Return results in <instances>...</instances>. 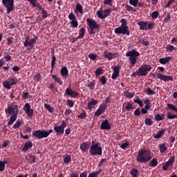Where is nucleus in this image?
<instances>
[{
  "label": "nucleus",
  "instance_id": "obj_1",
  "mask_svg": "<svg viewBox=\"0 0 177 177\" xmlns=\"http://www.w3.org/2000/svg\"><path fill=\"white\" fill-rule=\"evenodd\" d=\"M136 161L144 164L151 161V167H157V159L152 158V156L150 155V151H149V150H145V149L138 150L137 157L136 158Z\"/></svg>",
  "mask_w": 177,
  "mask_h": 177
},
{
  "label": "nucleus",
  "instance_id": "obj_2",
  "mask_svg": "<svg viewBox=\"0 0 177 177\" xmlns=\"http://www.w3.org/2000/svg\"><path fill=\"white\" fill-rule=\"evenodd\" d=\"M5 113L8 114V116H10V120H8V125H12L13 122L17 121V116L18 115V105L10 103L7 109H5Z\"/></svg>",
  "mask_w": 177,
  "mask_h": 177
},
{
  "label": "nucleus",
  "instance_id": "obj_3",
  "mask_svg": "<svg viewBox=\"0 0 177 177\" xmlns=\"http://www.w3.org/2000/svg\"><path fill=\"white\" fill-rule=\"evenodd\" d=\"M120 24H122L120 26L115 28V34L130 36V30H129V26H127V19H120Z\"/></svg>",
  "mask_w": 177,
  "mask_h": 177
},
{
  "label": "nucleus",
  "instance_id": "obj_4",
  "mask_svg": "<svg viewBox=\"0 0 177 177\" xmlns=\"http://www.w3.org/2000/svg\"><path fill=\"white\" fill-rule=\"evenodd\" d=\"M88 150H90V156H100L103 153L102 148L100 147V142H95V141L91 142V147Z\"/></svg>",
  "mask_w": 177,
  "mask_h": 177
},
{
  "label": "nucleus",
  "instance_id": "obj_5",
  "mask_svg": "<svg viewBox=\"0 0 177 177\" xmlns=\"http://www.w3.org/2000/svg\"><path fill=\"white\" fill-rule=\"evenodd\" d=\"M140 56V53H139L137 50H132L125 53V57H129V62L132 66H135V64L137 63V57Z\"/></svg>",
  "mask_w": 177,
  "mask_h": 177
},
{
  "label": "nucleus",
  "instance_id": "obj_6",
  "mask_svg": "<svg viewBox=\"0 0 177 177\" xmlns=\"http://www.w3.org/2000/svg\"><path fill=\"white\" fill-rule=\"evenodd\" d=\"M37 39H38V37L35 36L34 38L28 40V36L25 37V41H24V46L27 48V51H30L34 48V46L35 42H37Z\"/></svg>",
  "mask_w": 177,
  "mask_h": 177
},
{
  "label": "nucleus",
  "instance_id": "obj_7",
  "mask_svg": "<svg viewBox=\"0 0 177 177\" xmlns=\"http://www.w3.org/2000/svg\"><path fill=\"white\" fill-rule=\"evenodd\" d=\"M86 22L88 23V27H90V35H95L93 30L100 29V25H97L95 20L90 18L86 19Z\"/></svg>",
  "mask_w": 177,
  "mask_h": 177
},
{
  "label": "nucleus",
  "instance_id": "obj_8",
  "mask_svg": "<svg viewBox=\"0 0 177 177\" xmlns=\"http://www.w3.org/2000/svg\"><path fill=\"white\" fill-rule=\"evenodd\" d=\"M66 124L64 121H62V123H61V125L59 126H54V132L55 133V134H57V136H62L63 134H64V131L66 130H64V129L66 128Z\"/></svg>",
  "mask_w": 177,
  "mask_h": 177
},
{
  "label": "nucleus",
  "instance_id": "obj_9",
  "mask_svg": "<svg viewBox=\"0 0 177 177\" xmlns=\"http://www.w3.org/2000/svg\"><path fill=\"white\" fill-rule=\"evenodd\" d=\"M1 3L3 4L6 8H7V14L13 12V0H1Z\"/></svg>",
  "mask_w": 177,
  "mask_h": 177
},
{
  "label": "nucleus",
  "instance_id": "obj_10",
  "mask_svg": "<svg viewBox=\"0 0 177 177\" xmlns=\"http://www.w3.org/2000/svg\"><path fill=\"white\" fill-rule=\"evenodd\" d=\"M110 13H111V10L110 8H108L106 10H104L103 11H96V16H98L99 19H104L110 16Z\"/></svg>",
  "mask_w": 177,
  "mask_h": 177
},
{
  "label": "nucleus",
  "instance_id": "obj_11",
  "mask_svg": "<svg viewBox=\"0 0 177 177\" xmlns=\"http://www.w3.org/2000/svg\"><path fill=\"white\" fill-rule=\"evenodd\" d=\"M152 70V66H150V65L147 64H143L140 65V67H138V69L137 71L133 73H149L150 71Z\"/></svg>",
  "mask_w": 177,
  "mask_h": 177
},
{
  "label": "nucleus",
  "instance_id": "obj_12",
  "mask_svg": "<svg viewBox=\"0 0 177 177\" xmlns=\"http://www.w3.org/2000/svg\"><path fill=\"white\" fill-rule=\"evenodd\" d=\"M118 53L103 52V57L108 59V60H112L118 57Z\"/></svg>",
  "mask_w": 177,
  "mask_h": 177
},
{
  "label": "nucleus",
  "instance_id": "obj_13",
  "mask_svg": "<svg viewBox=\"0 0 177 177\" xmlns=\"http://www.w3.org/2000/svg\"><path fill=\"white\" fill-rule=\"evenodd\" d=\"M176 157L174 156H171L169 158V160H167V162H164L162 165V171H167L169 167L172 166L173 164H174V160Z\"/></svg>",
  "mask_w": 177,
  "mask_h": 177
},
{
  "label": "nucleus",
  "instance_id": "obj_14",
  "mask_svg": "<svg viewBox=\"0 0 177 177\" xmlns=\"http://www.w3.org/2000/svg\"><path fill=\"white\" fill-rule=\"evenodd\" d=\"M149 109L150 108H137L136 109V111H133V115H136V117H138L140 116L141 114H147V111H149Z\"/></svg>",
  "mask_w": 177,
  "mask_h": 177
},
{
  "label": "nucleus",
  "instance_id": "obj_15",
  "mask_svg": "<svg viewBox=\"0 0 177 177\" xmlns=\"http://www.w3.org/2000/svg\"><path fill=\"white\" fill-rule=\"evenodd\" d=\"M24 111H25V113L27 114L28 118H31L34 115V110L30 109V104L25 103V105L24 106Z\"/></svg>",
  "mask_w": 177,
  "mask_h": 177
},
{
  "label": "nucleus",
  "instance_id": "obj_16",
  "mask_svg": "<svg viewBox=\"0 0 177 177\" xmlns=\"http://www.w3.org/2000/svg\"><path fill=\"white\" fill-rule=\"evenodd\" d=\"M100 129L106 131L111 130V124L108 122V120L102 121V124L100 125Z\"/></svg>",
  "mask_w": 177,
  "mask_h": 177
},
{
  "label": "nucleus",
  "instance_id": "obj_17",
  "mask_svg": "<svg viewBox=\"0 0 177 177\" xmlns=\"http://www.w3.org/2000/svg\"><path fill=\"white\" fill-rule=\"evenodd\" d=\"M68 19L71 20V22H69V24H71V27L75 28H77V20L76 19V16L74 15L73 13L69 14Z\"/></svg>",
  "mask_w": 177,
  "mask_h": 177
},
{
  "label": "nucleus",
  "instance_id": "obj_18",
  "mask_svg": "<svg viewBox=\"0 0 177 177\" xmlns=\"http://www.w3.org/2000/svg\"><path fill=\"white\" fill-rule=\"evenodd\" d=\"M158 80H160L164 82H172L174 79H172V76L171 75H165L160 73H157V77Z\"/></svg>",
  "mask_w": 177,
  "mask_h": 177
},
{
  "label": "nucleus",
  "instance_id": "obj_19",
  "mask_svg": "<svg viewBox=\"0 0 177 177\" xmlns=\"http://www.w3.org/2000/svg\"><path fill=\"white\" fill-rule=\"evenodd\" d=\"M50 134V133H49L34 132V133H32V136H34V138H35L36 139L41 140V139L49 137Z\"/></svg>",
  "mask_w": 177,
  "mask_h": 177
},
{
  "label": "nucleus",
  "instance_id": "obj_20",
  "mask_svg": "<svg viewBox=\"0 0 177 177\" xmlns=\"http://www.w3.org/2000/svg\"><path fill=\"white\" fill-rule=\"evenodd\" d=\"M64 94L73 98H76L78 95H80V94H78L77 91H73V89H71L70 88H66Z\"/></svg>",
  "mask_w": 177,
  "mask_h": 177
},
{
  "label": "nucleus",
  "instance_id": "obj_21",
  "mask_svg": "<svg viewBox=\"0 0 177 177\" xmlns=\"http://www.w3.org/2000/svg\"><path fill=\"white\" fill-rule=\"evenodd\" d=\"M120 68H121V66L117 65L113 66V73L111 74V80H116L120 75Z\"/></svg>",
  "mask_w": 177,
  "mask_h": 177
},
{
  "label": "nucleus",
  "instance_id": "obj_22",
  "mask_svg": "<svg viewBox=\"0 0 177 177\" xmlns=\"http://www.w3.org/2000/svg\"><path fill=\"white\" fill-rule=\"evenodd\" d=\"M106 110V105L105 104H101L98 107V109H96V111L95 112V116L98 117L103 113H104V111Z\"/></svg>",
  "mask_w": 177,
  "mask_h": 177
},
{
  "label": "nucleus",
  "instance_id": "obj_23",
  "mask_svg": "<svg viewBox=\"0 0 177 177\" xmlns=\"http://www.w3.org/2000/svg\"><path fill=\"white\" fill-rule=\"evenodd\" d=\"M149 24V21H138L137 23V25L138 26V27H140V28H138V30H147V27L146 26H147Z\"/></svg>",
  "mask_w": 177,
  "mask_h": 177
},
{
  "label": "nucleus",
  "instance_id": "obj_24",
  "mask_svg": "<svg viewBox=\"0 0 177 177\" xmlns=\"http://www.w3.org/2000/svg\"><path fill=\"white\" fill-rule=\"evenodd\" d=\"M51 55H53V59L50 60V73L54 71V68L55 67V56L54 55V50L50 51Z\"/></svg>",
  "mask_w": 177,
  "mask_h": 177
},
{
  "label": "nucleus",
  "instance_id": "obj_25",
  "mask_svg": "<svg viewBox=\"0 0 177 177\" xmlns=\"http://www.w3.org/2000/svg\"><path fill=\"white\" fill-rule=\"evenodd\" d=\"M32 147V141L25 142V145H24V148H22V151L27 152L29 149H31Z\"/></svg>",
  "mask_w": 177,
  "mask_h": 177
},
{
  "label": "nucleus",
  "instance_id": "obj_26",
  "mask_svg": "<svg viewBox=\"0 0 177 177\" xmlns=\"http://www.w3.org/2000/svg\"><path fill=\"white\" fill-rule=\"evenodd\" d=\"M90 147H91V146H89V145L86 142H83V144H81L80 145V149L81 150V151L83 152H86V151H88Z\"/></svg>",
  "mask_w": 177,
  "mask_h": 177
},
{
  "label": "nucleus",
  "instance_id": "obj_27",
  "mask_svg": "<svg viewBox=\"0 0 177 177\" xmlns=\"http://www.w3.org/2000/svg\"><path fill=\"white\" fill-rule=\"evenodd\" d=\"M96 104H97V100L91 98L90 102H88V110L93 109V106H96Z\"/></svg>",
  "mask_w": 177,
  "mask_h": 177
},
{
  "label": "nucleus",
  "instance_id": "obj_28",
  "mask_svg": "<svg viewBox=\"0 0 177 177\" xmlns=\"http://www.w3.org/2000/svg\"><path fill=\"white\" fill-rule=\"evenodd\" d=\"M69 71H67V68L66 66L61 68V77H66Z\"/></svg>",
  "mask_w": 177,
  "mask_h": 177
},
{
  "label": "nucleus",
  "instance_id": "obj_29",
  "mask_svg": "<svg viewBox=\"0 0 177 177\" xmlns=\"http://www.w3.org/2000/svg\"><path fill=\"white\" fill-rule=\"evenodd\" d=\"M51 77H53V79L55 83H57L59 86H62V80H61V78L58 77L55 75H53Z\"/></svg>",
  "mask_w": 177,
  "mask_h": 177
},
{
  "label": "nucleus",
  "instance_id": "obj_30",
  "mask_svg": "<svg viewBox=\"0 0 177 177\" xmlns=\"http://www.w3.org/2000/svg\"><path fill=\"white\" fill-rule=\"evenodd\" d=\"M104 72V71L102 67L96 68V71H95V76H96V77H100V75H102Z\"/></svg>",
  "mask_w": 177,
  "mask_h": 177
},
{
  "label": "nucleus",
  "instance_id": "obj_31",
  "mask_svg": "<svg viewBox=\"0 0 177 177\" xmlns=\"http://www.w3.org/2000/svg\"><path fill=\"white\" fill-rule=\"evenodd\" d=\"M143 104H145V106H142L144 107L143 109H150L152 107V104L150 103V100L149 99H145Z\"/></svg>",
  "mask_w": 177,
  "mask_h": 177
},
{
  "label": "nucleus",
  "instance_id": "obj_32",
  "mask_svg": "<svg viewBox=\"0 0 177 177\" xmlns=\"http://www.w3.org/2000/svg\"><path fill=\"white\" fill-rule=\"evenodd\" d=\"M171 60V57H167L166 58H160L159 59V63H160V64H166L167 63H169V61Z\"/></svg>",
  "mask_w": 177,
  "mask_h": 177
},
{
  "label": "nucleus",
  "instance_id": "obj_33",
  "mask_svg": "<svg viewBox=\"0 0 177 177\" xmlns=\"http://www.w3.org/2000/svg\"><path fill=\"white\" fill-rule=\"evenodd\" d=\"M86 32V28L82 27L80 29V35L77 36V39H81L84 37V32Z\"/></svg>",
  "mask_w": 177,
  "mask_h": 177
},
{
  "label": "nucleus",
  "instance_id": "obj_34",
  "mask_svg": "<svg viewBox=\"0 0 177 177\" xmlns=\"http://www.w3.org/2000/svg\"><path fill=\"white\" fill-rule=\"evenodd\" d=\"M133 103L138 104L140 107L144 106V104H142L144 102H142L140 97H138V96H136V100H133Z\"/></svg>",
  "mask_w": 177,
  "mask_h": 177
},
{
  "label": "nucleus",
  "instance_id": "obj_35",
  "mask_svg": "<svg viewBox=\"0 0 177 177\" xmlns=\"http://www.w3.org/2000/svg\"><path fill=\"white\" fill-rule=\"evenodd\" d=\"M27 156L28 157V163H30V164L35 163V156L34 155H32L31 153H28Z\"/></svg>",
  "mask_w": 177,
  "mask_h": 177
},
{
  "label": "nucleus",
  "instance_id": "obj_36",
  "mask_svg": "<svg viewBox=\"0 0 177 177\" xmlns=\"http://www.w3.org/2000/svg\"><path fill=\"white\" fill-rule=\"evenodd\" d=\"M130 175L132 176V177H138V169L133 168L131 170H130Z\"/></svg>",
  "mask_w": 177,
  "mask_h": 177
},
{
  "label": "nucleus",
  "instance_id": "obj_37",
  "mask_svg": "<svg viewBox=\"0 0 177 177\" xmlns=\"http://www.w3.org/2000/svg\"><path fill=\"white\" fill-rule=\"evenodd\" d=\"M133 109H135V108L132 105V103L127 102V104H125V110H127V111H130V110H133Z\"/></svg>",
  "mask_w": 177,
  "mask_h": 177
},
{
  "label": "nucleus",
  "instance_id": "obj_38",
  "mask_svg": "<svg viewBox=\"0 0 177 177\" xmlns=\"http://www.w3.org/2000/svg\"><path fill=\"white\" fill-rule=\"evenodd\" d=\"M39 10L42 12V18L43 19H47V17L49 16L47 14V10L46 9L42 8L41 6L39 7Z\"/></svg>",
  "mask_w": 177,
  "mask_h": 177
},
{
  "label": "nucleus",
  "instance_id": "obj_39",
  "mask_svg": "<svg viewBox=\"0 0 177 177\" xmlns=\"http://www.w3.org/2000/svg\"><path fill=\"white\" fill-rule=\"evenodd\" d=\"M165 151H167V147L165 146V144L159 145V151L160 153H164Z\"/></svg>",
  "mask_w": 177,
  "mask_h": 177
},
{
  "label": "nucleus",
  "instance_id": "obj_40",
  "mask_svg": "<svg viewBox=\"0 0 177 177\" xmlns=\"http://www.w3.org/2000/svg\"><path fill=\"white\" fill-rule=\"evenodd\" d=\"M165 132V131L164 129L159 131V133H156V136H153V138H156V139L160 138V137H162V135H164Z\"/></svg>",
  "mask_w": 177,
  "mask_h": 177
},
{
  "label": "nucleus",
  "instance_id": "obj_41",
  "mask_svg": "<svg viewBox=\"0 0 177 177\" xmlns=\"http://www.w3.org/2000/svg\"><path fill=\"white\" fill-rule=\"evenodd\" d=\"M147 73H138V72H133L132 73V77H136V76H138V77H141V76H147Z\"/></svg>",
  "mask_w": 177,
  "mask_h": 177
},
{
  "label": "nucleus",
  "instance_id": "obj_42",
  "mask_svg": "<svg viewBox=\"0 0 177 177\" xmlns=\"http://www.w3.org/2000/svg\"><path fill=\"white\" fill-rule=\"evenodd\" d=\"M44 108H46L49 113H54V108L48 104H44Z\"/></svg>",
  "mask_w": 177,
  "mask_h": 177
},
{
  "label": "nucleus",
  "instance_id": "obj_43",
  "mask_svg": "<svg viewBox=\"0 0 177 177\" xmlns=\"http://www.w3.org/2000/svg\"><path fill=\"white\" fill-rule=\"evenodd\" d=\"M95 84L96 82H95V80H91V82L88 83V88H90V90H95Z\"/></svg>",
  "mask_w": 177,
  "mask_h": 177
},
{
  "label": "nucleus",
  "instance_id": "obj_44",
  "mask_svg": "<svg viewBox=\"0 0 177 177\" xmlns=\"http://www.w3.org/2000/svg\"><path fill=\"white\" fill-rule=\"evenodd\" d=\"M151 17L152 18V20H156L157 17H159V12L158 11H153L151 14Z\"/></svg>",
  "mask_w": 177,
  "mask_h": 177
},
{
  "label": "nucleus",
  "instance_id": "obj_45",
  "mask_svg": "<svg viewBox=\"0 0 177 177\" xmlns=\"http://www.w3.org/2000/svg\"><path fill=\"white\" fill-rule=\"evenodd\" d=\"M167 109L175 111L176 113H177V107H176L174 105H172V104H167Z\"/></svg>",
  "mask_w": 177,
  "mask_h": 177
},
{
  "label": "nucleus",
  "instance_id": "obj_46",
  "mask_svg": "<svg viewBox=\"0 0 177 177\" xmlns=\"http://www.w3.org/2000/svg\"><path fill=\"white\" fill-rule=\"evenodd\" d=\"M54 130L49 129V131L46 130H35V133H52Z\"/></svg>",
  "mask_w": 177,
  "mask_h": 177
},
{
  "label": "nucleus",
  "instance_id": "obj_47",
  "mask_svg": "<svg viewBox=\"0 0 177 177\" xmlns=\"http://www.w3.org/2000/svg\"><path fill=\"white\" fill-rule=\"evenodd\" d=\"M145 93H147V95H156V92H154L153 91H152V89L150 88H147V89H145Z\"/></svg>",
  "mask_w": 177,
  "mask_h": 177
},
{
  "label": "nucleus",
  "instance_id": "obj_48",
  "mask_svg": "<svg viewBox=\"0 0 177 177\" xmlns=\"http://www.w3.org/2000/svg\"><path fill=\"white\" fill-rule=\"evenodd\" d=\"M175 50H176V48L174 47V46L167 45V46H166V52L171 53Z\"/></svg>",
  "mask_w": 177,
  "mask_h": 177
},
{
  "label": "nucleus",
  "instance_id": "obj_49",
  "mask_svg": "<svg viewBox=\"0 0 177 177\" xmlns=\"http://www.w3.org/2000/svg\"><path fill=\"white\" fill-rule=\"evenodd\" d=\"M15 84H17L8 83V82H6V81L3 82V87H5L7 89H10V87Z\"/></svg>",
  "mask_w": 177,
  "mask_h": 177
},
{
  "label": "nucleus",
  "instance_id": "obj_50",
  "mask_svg": "<svg viewBox=\"0 0 177 177\" xmlns=\"http://www.w3.org/2000/svg\"><path fill=\"white\" fill-rule=\"evenodd\" d=\"M76 12H80V14L82 15V6L80 3H76Z\"/></svg>",
  "mask_w": 177,
  "mask_h": 177
},
{
  "label": "nucleus",
  "instance_id": "obj_51",
  "mask_svg": "<svg viewBox=\"0 0 177 177\" xmlns=\"http://www.w3.org/2000/svg\"><path fill=\"white\" fill-rule=\"evenodd\" d=\"M13 122H15V124H13L12 126V128L14 129H16L17 128H20V125L21 124L20 120H17L16 122L13 121Z\"/></svg>",
  "mask_w": 177,
  "mask_h": 177
},
{
  "label": "nucleus",
  "instance_id": "obj_52",
  "mask_svg": "<svg viewBox=\"0 0 177 177\" xmlns=\"http://www.w3.org/2000/svg\"><path fill=\"white\" fill-rule=\"evenodd\" d=\"M62 161H64V164H69V162H71V156L69 155H66Z\"/></svg>",
  "mask_w": 177,
  "mask_h": 177
},
{
  "label": "nucleus",
  "instance_id": "obj_53",
  "mask_svg": "<svg viewBox=\"0 0 177 177\" xmlns=\"http://www.w3.org/2000/svg\"><path fill=\"white\" fill-rule=\"evenodd\" d=\"M17 82H18V80L15 77H11L8 80V81H7V82H8V84H17Z\"/></svg>",
  "mask_w": 177,
  "mask_h": 177
},
{
  "label": "nucleus",
  "instance_id": "obj_54",
  "mask_svg": "<svg viewBox=\"0 0 177 177\" xmlns=\"http://www.w3.org/2000/svg\"><path fill=\"white\" fill-rule=\"evenodd\" d=\"M129 3L133 7H137V3H140L138 0H129Z\"/></svg>",
  "mask_w": 177,
  "mask_h": 177
},
{
  "label": "nucleus",
  "instance_id": "obj_55",
  "mask_svg": "<svg viewBox=\"0 0 177 177\" xmlns=\"http://www.w3.org/2000/svg\"><path fill=\"white\" fill-rule=\"evenodd\" d=\"M99 82L100 83H102V85L104 86V84H106V77L102 76L100 77Z\"/></svg>",
  "mask_w": 177,
  "mask_h": 177
},
{
  "label": "nucleus",
  "instance_id": "obj_56",
  "mask_svg": "<svg viewBox=\"0 0 177 177\" xmlns=\"http://www.w3.org/2000/svg\"><path fill=\"white\" fill-rule=\"evenodd\" d=\"M145 125H147V127L152 126V120H151V119H149V118H145Z\"/></svg>",
  "mask_w": 177,
  "mask_h": 177
},
{
  "label": "nucleus",
  "instance_id": "obj_57",
  "mask_svg": "<svg viewBox=\"0 0 177 177\" xmlns=\"http://www.w3.org/2000/svg\"><path fill=\"white\" fill-rule=\"evenodd\" d=\"M125 10L127 12H135V9H133V7L130 6L129 5H125Z\"/></svg>",
  "mask_w": 177,
  "mask_h": 177
},
{
  "label": "nucleus",
  "instance_id": "obj_58",
  "mask_svg": "<svg viewBox=\"0 0 177 177\" xmlns=\"http://www.w3.org/2000/svg\"><path fill=\"white\" fill-rule=\"evenodd\" d=\"M155 120L157 122L162 121L164 120L163 116H161L160 114H156Z\"/></svg>",
  "mask_w": 177,
  "mask_h": 177
},
{
  "label": "nucleus",
  "instance_id": "obj_59",
  "mask_svg": "<svg viewBox=\"0 0 177 177\" xmlns=\"http://www.w3.org/2000/svg\"><path fill=\"white\" fill-rule=\"evenodd\" d=\"M129 142H125L124 143H122V145H120V149L125 150V149H127V147H129Z\"/></svg>",
  "mask_w": 177,
  "mask_h": 177
},
{
  "label": "nucleus",
  "instance_id": "obj_60",
  "mask_svg": "<svg viewBox=\"0 0 177 177\" xmlns=\"http://www.w3.org/2000/svg\"><path fill=\"white\" fill-rule=\"evenodd\" d=\"M88 57L90 58V59L95 61L96 60V58H97V55L95 53L88 55Z\"/></svg>",
  "mask_w": 177,
  "mask_h": 177
},
{
  "label": "nucleus",
  "instance_id": "obj_61",
  "mask_svg": "<svg viewBox=\"0 0 177 177\" xmlns=\"http://www.w3.org/2000/svg\"><path fill=\"white\" fill-rule=\"evenodd\" d=\"M177 118V115H171V113H167V119L174 120Z\"/></svg>",
  "mask_w": 177,
  "mask_h": 177
},
{
  "label": "nucleus",
  "instance_id": "obj_62",
  "mask_svg": "<svg viewBox=\"0 0 177 177\" xmlns=\"http://www.w3.org/2000/svg\"><path fill=\"white\" fill-rule=\"evenodd\" d=\"M77 118L80 120H83L86 118V112L83 111V113H80V115H77Z\"/></svg>",
  "mask_w": 177,
  "mask_h": 177
},
{
  "label": "nucleus",
  "instance_id": "obj_63",
  "mask_svg": "<svg viewBox=\"0 0 177 177\" xmlns=\"http://www.w3.org/2000/svg\"><path fill=\"white\" fill-rule=\"evenodd\" d=\"M1 59H5V62H10L12 60V56H10L9 55H6L3 56V58H1Z\"/></svg>",
  "mask_w": 177,
  "mask_h": 177
},
{
  "label": "nucleus",
  "instance_id": "obj_64",
  "mask_svg": "<svg viewBox=\"0 0 177 177\" xmlns=\"http://www.w3.org/2000/svg\"><path fill=\"white\" fill-rule=\"evenodd\" d=\"M147 30H151L153 29V22H149L148 26H147Z\"/></svg>",
  "mask_w": 177,
  "mask_h": 177
}]
</instances>
